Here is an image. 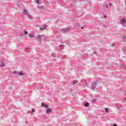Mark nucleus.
Segmentation results:
<instances>
[{
  "mask_svg": "<svg viewBox=\"0 0 126 126\" xmlns=\"http://www.w3.org/2000/svg\"><path fill=\"white\" fill-rule=\"evenodd\" d=\"M27 34H28V32H27V31H25V34L27 35Z\"/></svg>",
  "mask_w": 126,
  "mask_h": 126,
  "instance_id": "obj_13",
  "label": "nucleus"
},
{
  "mask_svg": "<svg viewBox=\"0 0 126 126\" xmlns=\"http://www.w3.org/2000/svg\"><path fill=\"white\" fill-rule=\"evenodd\" d=\"M14 74L16 75H20V76H23L24 75V73L22 72V71L17 72L16 71H14Z\"/></svg>",
  "mask_w": 126,
  "mask_h": 126,
  "instance_id": "obj_1",
  "label": "nucleus"
},
{
  "mask_svg": "<svg viewBox=\"0 0 126 126\" xmlns=\"http://www.w3.org/2000/svg\"><path fill=\"white\" fill-rule=\"evenodd\" d=\"M122 22H123V23H126V20L125 18L122 19Z\"/></svg>",
  "mask_w": 126,
  "mask_h": 126,
  "instance_id": "obj_6",
  "label": "nucleus"
},
{
  "mask_svg": "<svg viewBox=\"0 0 126 126\" xmlns=\"http://www.w3.org/2000/svg\"><path fill=\"white\" fill-rule=\"evenodd\" d=\"M114 126H117V124H114Z\"/></svg>",
  "mask_w": 126,
  "mask_h": 126,
  "instance_id": "obj_16",
  "label": "nucleus"
},
{
  "mask_svg": "<svg viewBox=\"0 0 126 126\" xmlns=\"http://www.w3.org/2000/svg\"><path fill=\"white\" fill-rule=\"evenodd\" d=\"M94 54H96V51L94 52Z\"/></svg>",
  "mask_w": 126,
  "mask_h": 126,
  "instance_id": "obj_18",
  "label": "nucleus"
},
{
  "mask_svg": "<svg viewBox=\"0 0 126 126\" xmlns=\"http://www.w3.org/2000/svg\"><path fill=\"white\" fill-rule=\"evenodd\" d=\"M85 106L86 107H88V106H89V103H87L85 104Z\"/></svg>",
  "mask_w": 126,
  "mask_h": 126,
  "instance_id": "obj_8",
  "label": "nucleus"
},
{
  "mask_svg": "<svg viewBox=\"0 0 126 126\" xmlns=\"http://www.w3.org/2000/svg\"><path fill=\"white\" fill-rule=\"evenodd\" d=\"M0 66L4 67V66H5V65L4 64V63L3 62H1Z\"/></svg>",
  "mask_w": 126,
  "mask_h": 126,
  "instance_id": "obj_5",
  "label": "nucleus"
},
{
  "mask_svg": "<svg viewBox=\"0 0 126 126\" xmlns=\"http://www.w3.org/2000/svg\"><path fill=\"white\" fill-rule=\"evenodd\" d=\"M125 4H126V2H125Z\"/></svg>",
  "mask_w": 126,
  "mask_h": 126,
  "instance_id": "obj_22",
  "label": "nucleus"
},
{
  "mask_svg": "<svg viewBox=\"0 0 126 126\" xmlns=\"http://www.w3.org/2000/svg\"><path fill=\"white\" fill-rule=\"evenodd\" d=\"M41 106H44V103H43V102L41 103Z\"/></svg>",
  "mask_w": 126,
  "mask_h": 126,
  "instance_id": "obj_15",
  "label": "nucleus"
},
{
  "mask_svg": "<svg viewBox=\"0 0 126 126\" xmlns=\"http://www.w3.org/2000/svg\"><path fill=\"white\" fill-rule=\"evenodd\" d=\"M52 111V109L51 108H47V110L46 111V114H49V113H51Z\"/></svg>",
  "mask_w": 126,
  "mask_h": 126,
  "instance_id": "obj_2",
  "label": "nucleus"
},
{
  "mask_svg": "<svg viewBox=\"0 0 126 126\" xmlns=\"http://www.w3.org/2000/svg\"><path fill=\"white\" fill-rule=\"evenodd\" d=\"M29 37H30V38H34V35L32 34H29Z\"/></svg>",
  "mask_w": 126,
  "mask_h": 126,
  "instance_id": "obj_7",
  "label": "nucleus"
},
{
  "mask_svg": "<svg viewBox=\"0 0 126 126\" xmlns=\"http://www.w3.org/2000/svg\"><path fill=\"white\" fill-rule=\"evenodd\" d=\"M110 5H112V4L110 3Z\"/></svg>",
  "mask_w": 126,
  "mask_h": 126,
  "instance_id": "obj_20",
  "label": "nucleus"
},
{
  "mask_svg": "<svg viewBox=\"0 0 126 126\" xmlns=\"http://www.w3.org/2000/svg\"><path fill=\"white\" fill-rule=\"evenodd\" d=\"M105 110L106 113H109V110H108V108H105Z\"/></svg>",
  "mask_w": 126,
  "mask_h": 126,
  "instance_id": "obj_9",
  "label": "nucleus"
},
{
  "mask_svg": "<svg viewBox=\"0 0 126 126\" xmlns=\"http://www.w3.org/2000/svg\"><path fill=\"white\" fill-rule=\"evenodd\" d=\"M23 13L24 14H26V15H28V11H27L26 10H24L23 11Z\"/></svg>",
  "mask_w": 126,
  "mask_h": 126,
  "instance_id": "obj_3",
  "label": "nucleus"
},
{
  "mask_svg": "<svg viewBox=\"0 0 126 126\" xmlns=\"http://www.w3.org/2000/svg\"><path fill=\"white\" fill-rule=\"evenodd\" d=\"M40 0H36V3H39Z\"/></svg>",
  "mask_w": 126,
  "mask_h": 126,
  "instance_id": "obj_12",
  "label": "nucleus"
},
{
  "mask_svg": "<svg viewBox=\"0 0 126 126\" xmlns=\"http://www.w3.org/2000/svg\"><path fill=\"white\" fill-rule=\"evenodd\" d=\"M44 107L46 109H48V108H49V106L48 105H45Z\"/></svg>",
  "mask_w": 126,
  "mask_h": 126,
  "instance_id": "obj_10",
  "label": "nucleus"
},
{
  "mask_svg": "<svg viewBox=\"0 0 126 126\" xmlns=\"http://www.w3.org/2000/svg\"><path fill=\"white\" fill-rule=\"evenodd\" d=\"M124 38H126V37H124Z\"/></svg>",
  "mask_w": 126,
  "mask_h": 126,
  "instance_id": "obj_23",
  "label": "nucleus"
},
{
  "mask_svg": "<svg viewBox=\"0 0 126 126\" xmlns=\"http://www.w3.org/2000/svg\"><path fill=\"white\" fill-rule=\"evenodd\" d=\"M37 39H38V40H41V36L38 35V37H37Z\"/></svg>",
  "mask_w": 126,
  "mask_h": 126,
  "instance_id": "obj_11",
  "label": "nucleus"
},
{
  "mask_svg": "<svg viewBox=\"0 0 126 126\" xmlns=\"http://www.w3.org/2000/svg\"><path fill=\"white\" fill-rule=\"evenodd\" d=\"M46 27H47V26H46L45 25H44L43 27H41L39 29L40 30L42 31V30H44V29H45L46 28Z\"/></svg>",
  "mask_w": 126,
  "mask_h": 126,
  "instance_id": "obj_4",
  "label": "nucleus"
},
{
  "mask_svg": "<svg viewBox=\"0 0 126 126\" xmlns=\"http://www.w3.org/2000/svg\"><path fill=\"white\" fill-rule=\"evenodd\" d=\"M104 17H107V16L104 15Z\"/></svg>",
  "mask_w": 126,
  "mask_h": 126,
  "instance_id": "obj_17",
  "label": "nucleus"
},
{
  "mask_svg": "<svg viewBox=\"0 0 126 126\" xmlns=\"http://www.w3.org/2000/svg\"><path fill=\"white\" fill-rule=\"evenodd\" d=\"M73 85H75V83H73Z\"/></svg>",
  "mask_w": 126,
  "mask_h": 126,
  "instance_id": "obj_19",
  "label": "nucleus"
},
{
  "mask_svg": "<svg viewBox=\"0 0 126 126\" xmlns=\"http://www.w3.org/2000/svg\"><path fill=\"white\" fill-rule=\"evenodd\" d=\"M34 112H35V109H32V113H34Z\"/></svg>",
  "mask_w": 126,
  "mask_h": 126,
  "instance_id": "obj_14",
  "label": "nucleus"
},
{
  "mask_svg": "<svg viewBox=\"0 0 126 126\" xmlns=\"http://www.w3.org/2000/svg\"><path fill=\"white\" fill-rule=\"evenodd\" d=\"M94 86V85H93V87Z\"/></svg>",
  "mask_w": 126,
  "mask_h": 126,
  "instance_id": "obj_21",
  "label": "nucleus"
}]
</instances>
